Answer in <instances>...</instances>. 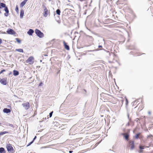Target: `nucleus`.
Instances as JSON below:
<instances>
[{
  "label": "nucleus",
  "mask_w": 153,
  "mask_h": 153,
  "mask_svg": "<svg viewBox=\"0 0 153 153\" xmlns=\"http://www.w3.org/2000/svg\"><path fill=\"white\" fill-rule=\"evenodd\" d=\"M126 104H127L128 103V101L127 100V99L126 100Z\"/></svg>",
  "instance_id": "37998d69"
},
{
  "label": "nucleus",
  "mask_w": 153,
  "mask_h": 153,
  "mask_svg": "<svg viewBox=\"0 0 153 153\" xmlns=\"http://www.w3.org/2000/svg\"><path fill=\"white\" fill-rule=\"evenodd\" d=\"M129 122L130 121H129ZM127 125H128V126H129V122L127 124Z\"/></svg>",
  "instance_id": "49530a36"
},
{
  "label": "nucleus",
  "mask_w": 153,
  "mask_h": 153,
  "mask_svg": "<svg viewBox=\"0 0 153 153\" xmlns=\"http://www.w3.org/2000/svg\"><path fill=\"white\" fill-rule=\"evenodd\" d=\"M43 85V83L42 82H40L39 84V86H42V85Z\"/></svg>",
  "instance_id": "473e14b6"
},
{
  "label": "nucleus",
  "mask_w": 153,
  "mask_h": 153,
  "mask_svg": "<svg viewBox=\"0 0 153 153\" xmlns=\"http://www.w3.org/2000/svg\"><path fill=\"white\" fill-rule=\"evenodd\" d=\"M153 153V151H152V152L151 153Z\"/></svg>",
  "instance_id": "09e8293b"
},
{
  "label": "nucleus",
  "mask_w": 153,
  "mask_h": 153,
  "mask_svg": "<svg viewBox=\"0 0 153 153\" xmlns=\"http://www.w3.org/2000/svg\"><path fill=\"white\" fill-rule=\"evenodd\" d=\"M47 147H46V146H43V147H41L40 149H44V148H46Z\"/></svg>",
  "instance_id": "e433bc0d"
},
{
  "label": "nucleus",
  "mask_w": 153,
  "mask_h": 153,
  "mask_svg": "<svg viewBox=\"0 0 153 153\" xmlns=\"http://www.w3.org/2000/svg\"><path fill=\"white\" fill-rule=\"evenodd\" d=\"M6 71L5 69H3L0 71V74L2 73L3 72L5 71Z\"/></svg>",
  "instance_id": "7c9ffc66"
},
{
  "label": "nucleus",
  "mask_w": 153,
  "mask_h": 153,
  "mask_svg": "<svg viewBox=\"0 0 153 153\" xmlns=\"http://www.w3.org/2000/svg\"><path fill=\"white\" fill-rule=\"evenodd\" d=\"M13 74L14 76H16L19 74V72L18 71L14 70L13 71Z\"/></svg>",
  "instance_id": "dca6fc26"
},
{
  "label": "nucleus",
  "mask_w": 153,
  "mask_h": 153,
  "mask_svg": "<svg viewBox=\"0 0 153 153\" xmlns=\"http://www.w3.org/2000/svg\"><path fill=\"white\" fill-rule=\"evenodd\" d=\"M0 82L2 84L5 85L7 84V82L6 79L4 78L2 79L0 78Z\"/></svg>",
  "instance_id": "0eeeda50"
},
{
  "label": "nucleus",
  "mask_w": 153,
  "mask_h": 153,
  "mask_svg": "<svg viewBox=\"0 0 153 153\" xmlns=\"http://www.w3.org/2000/svg\"><path fill=\"white\" fill-rule=\"evenodd\" d=\"M51 0H49V1H51Z\"/></svg>",
  "instance_id": "603ef678"
},
{
  "label": "nucleus",
  "mask_w": 153,
  "mask_h": 153,
  "mask_svg": "<svg viewBox=\"0 0 153 153\" xmlns=\"http://www.w3.org/2000/svg\"><path fill=\"white\" fill-rule=\"evenodd\" d=\"M56 13L57 15H59L61 13L60 10L59 9H57L56 11Z\"/></svg>",
  "instance_id": "aec40b11"
},
{
  "label": "nucleus",
  "mask_w": 153,
  "mask_h": 153,
  "mask_svg": "<svg viewBox=\"0 0 153 153\" xmlns=\"http://www.w3.org/2000/svg\"><path fill=\"white\" fill-rule=\"evenodd\" d=\"M122 135H123L125 139L127 140H128V138L129 137V135L128 133H123L122 134Z\"/></svg>",
  "instance_id": "1a4fd4ad"
},
{
  "label": "nucleus",
  "mask_w": 153,
  "mask_h": 153,
  "mask_svg": "<svg viewBox=\"0 0 153 153\" xmlns=\"http://www.w3.org/2000/svg\"><path fill=\"white\" fill-rule=\"evenodd\" d=\"M152 137V135L151 134L148 136V138H151Z\"/></svg>",
  "instance_id": "f704fd0d"
},
{
  "label": "nucleus",
  "mask_w": 153,
  "mask_h": 153,
  "mask_svg": "<svg viewBox=\"0 0 153 153\" xmlns=\"http://www.w3.org/2000/svg\"><path fill=\"white\" fill-rule=\"evenodd\" d=\"M1 123H0V125H1Z\"/></svg>",
  "instance_id": "6e6d98bb"
},
{
  "label": "nucleus",
  "mask_w": 153,
  "mask_h": 153,
  "mask_svg": "<svg viewBox=\"0 0 153 153\" xmlns=\"http://www.w3.org/2000/svg\"><path fill=\"white\" fill-rule=\"evenodd\" d=\"M16 41L19 43H21V41L19 38H16Z\"/></svg>",
  "instance_id": "b1692460"
},
{
  "label": "nucleus",
  "mask_w": 153,
  "mask_h": 153,
  "mask_svg": "<svg viewBox=\"0 0 153 153\" xmlns=\"http://www.w3.org/2000/svg\"><path fill=\"white\" fill-rule=\"evenodd\" d=\"M34 32L33 30L32 29H30L27 32V33L30 36H32L33 33H34Z\"/></svg>",
  "instance_id": "ddd939ff"
},
{
  "label": "nucleus",
  "mask_w": 153,
  "mask_h": 153,
  "mask_svg": "<svg viewBox=\"0 0 153 153\" xmlns=\"http://www.w3.org/2000/svg\"><path fill=\"white\" fill-rule=\"evenodd\" d=\"M35 32L36 35L39 38H42L44 36V34L38 29H36L35 30Z\"/></svg>",
  "instance_id": "f257e3e1"
},
{
  "label": "nucleus",
  "mask_w": 153,
  "mask_h": 153,
  "mask_svg": "<svg viewBox=\"0 0 153 153\" xmlns=\"http://www.w3.org/2000/svg\"><path fill=\"white\" fill-rule=\"evenodd\" d=\"M127 116H128V119L129 120V121H131V119L130 118V119L129 118V114L128 113L127 114Z\"/></svg>",
  "instance_id": "2f4dec72"
},
{
  "label": "nucleus",
  "mask_w": 153,
  "mask_h": 153,
  "mask_svg": "<svg viewBox=\"0 0 153 153\" xmlns=\"http://www.w3.org/2000/svg\"><path fill=\"white\" fill-rule=\"evenodd\" d=\"M34 60V58L32 56H30L27 60H26L27 63L31 62L32 60Z\"/></svg>",
  "instance_id": "9b49d317"
},
{
  "label": "nucleus",
  "mask_w": 153,
  "mask_h": 153,
  "mask_svg": "<svg viewBox=\"0 0 153 153\" xmlns=\"http://www.w3.org/2000/svg\"><path fill=\"white\" fill-rule=\"evenodd\" d=\"M15 11L17 13H19V9L18 5H16V7Z\"/></svg>",
  "instance_id": "5701e85b"
},
{
  "label": "nucleus",
  "mask_w": 153,
  "mask_h": 153,
  "mask_svg": "<svg viewBox=\"0 0 153 153\" xmlns=\"http://www.w3.org/2000/svg\"><path fill=\"white\" fill-rule=\"evenodd\" d=\"M24 11L22 9L21 10L20 13V17L21 18H22L23 17L24 14Z\"/></svg>",
  "instance_id": "2eb2a0df"
},
{
  "label": "nucleus",
  "mask_w": 153,
  "mask_h": 153,
  "mask_svg": "<svg viewBox=\"0 0 153 153\" xmlns=\"http://www.w3.org/2000/svg\"><path fill=\"white\" fill-rule=\"evenodd\" d=\"M129 144L130 146V149L131 150H133L134 146V142L133 140H131L129 141Z\"/></svg>",
  "instance_id": "423d86ee"
},
{
  "label": "nucleus",
  "mask_w": 153,
  "mask_h": 153,
  "mask_svg": "<svg viewBox=\"0 0 153 153\" xmlns=\"http://www.w3.org/2000/svg\"><path fill=\"white\" fill-rule=\"evenodd\" d=\"M8 126L10 127H12L14 128V125L12 124L9 123L8 124Z\"/></svg>",
  "instance_id": "bb28decb"
},
{
  "label": "nucleus",
  "mask_w": 153,
  "mask_h": 153,
  "mask_svg": "<svg viewBox=\"0 0 153 153\" xmlns=\"http://www.w3.org/2000/svg\"><path fill=\"white\" fill-rule=\"evenodd\" d=\"M42 61L41 60H40V62H41Z\"/></svg>",
  "instance_id": "5fc2aeb1"
},
{
  "label": "nucleus",
  "mask_w": 153,
  "mask_h": 153,
  "mask_svg": "<svg viewBox=\"0 0 153 153\" xmlns=\"http://www.w3.org/2000/svg\"><path fill=\"white\" fill-rule=\"evenodd\" d=\"M68 9H66L65 10H66Z\"/></svg>",
  "instance_id": "864d4df0"
},
{
  "label": "nucleus",
  "mask_w": 153,
  "mask_h": 153,
  "mask_svg": "<svg viewBox=\"0 0 153 153\" xmlns=\"http://www.w3.org/2000/svg\"><path fill=\"white\" fill-rule=\"evenodd\" d=\"M36 136H35V137H34V138H33V140L32 141H33V142L34 141V140L36 139Z\"/></svg>",
  "instance_id": "c9c22d12"
},
{
  "label": "nucleus",
  "mask_w": 153,
  "mask_h": 153,
  "mask_svg": "<svg viewBox=\"0 0 153 153\" xmlns=\"http://www.w3.org/2000/svg\"><path fill=\"white\" fill-rule=\"evenodd\" d=\"M2 43V41L1 39L0 38V44Z\"/></svg>",
  "instance_id": "a19ab883"
},
{
  "label": "nucleus",
  "mask_w": 153,
  "mask_h": 153,
  "mask_svg": "<svg viewBox=\"0 0 153 153\" xmlns=\"http://www.w3.org/2000/svg\"><path fill=\"white\" fill-rule=\"evenodd\" d=\"M73 151H69V153H72L73 152Z\"/></svg>",
  "instance_id": "79ce46f5"
},
{
  "label": "nucleus",
  "mask_w": 153,
  "mask_h": 153,
  "mask_svg": "<svg viewBox=\"0 0 153 153\" xmlns=\"http://www.w3.org/2000/svg\"><path fill=\"white\" fill-rule=\"evenodd\" d=\"M7 151L9 152L13 153V148L10 144H7L6 146Z\"/></svg>",
  "instance_id": "7ed1b4c3"
},
{
  "label": "nucleus",
  "mask_w": 153,
  "mask_h": 153,
  "mask_svg": "<svg viewBox=\"0 0 153 153\" xmlns=\"http://www.w3.org/2000/svg\"><path fill=\"white\" fill-rule=\"evenodd\" d=\"M42 6L43 7V8L44 9H45V8H47L45 6V4H42Z\"/></svg>",
  "instance_id": "72a5a7b5"
},
{
  "label": "nucleus",
  "mask_w": 153,
  "mask_h": 153,
  "mask_svg": "<svg viewBox=\"0 0 153 153\" xmlns=\"http://www.w3.org/2000/svg\"><path fill=\"white\" fill-rule=\"evenodd\" d=\"M3 111L4 113L7 114L11 112V110L8 108H4L3 110Z\"/></svg>",
  "instance_id": "f8f14e48"
},
{
  "label": "nucleus",
  "mask_w": 153,
  "mask_h": 153,
  "mask_svg": "<svg viewBox=\"0 0 153 153\" xmlns=\"http://www.w3.org/2000/svg\"><path fill=\"white\" fill-rule=\"evenodd\" d=\"M7 33V34L11 35H15L16 34L15 31L13 30L10 28L8 29Z\"/></svg>",
  "instance_id": "39448f33"
},
{
  "label": "nucleus",
  "mask_w": 153,
  "mask_h": 153,
  "mask_svg": "<svg viewBox=\"0 0 153 153\" xmlns=\"http://www.w3.org/2000/svg\"><path fill=\"white\" fill-rule=\"evenodd\" d=\"M100 95L101 97L102 96H105V97H106V96L107 95H109V94L105 93H102Z\"/></svg>",
  "instance_id": "412c9836"
},
{
  "label": "nucleus",
  "mask_w": 153,
  "mask_h": 153,
  "mask_svg": "<svg viewBox=\"0 0 153 153\" xmlns=\"http://www.w3.org/2000/svg\"><path fill=\"white\" fill-rule=\"evenodd\" d=\"M0 153H5V151L4 148H0Z\"/></svg>",
  "instance_id": "f3484780"
},
{
  "label": "nucleus",
  "mask_w": 153,
  "mask_h": 153,
  "mask_svg": "<svg viewBox=\"0 0 153 153\" xmlns=\"http://www.w3.org/2000/svg\"><path fill=\"white\" fill-rule=\"evenodd\" d=\"M81 71V69H79V71Z\"/></svg>",
  "instance_id": "8fccbe9b"
},
{
  "label": "nucleus",
  "mask_w": 153,
  "mask_h": 153,
  "mask_svg": "<svg viewBox=\"0 0 153 153\" xmlns=\"http://www.w3.org/2000/svg\"><path fill=\"white\" fill-rule=\"evenodd\" d=\"M27 0H24L23 1H22L21 3L20 4V7H23L24 6V5L26 3Z\"/></svg>",
  "instance_id": "4468645a"
},
{
  "label": "nucleus",
  "mask_w": 153,
  "mask_h": 153,
  "mask_svg": "<svg viewBox=\"0 0 153 153\" xmlns=\"http://www.w3.org/2000/svg\"><path fill=\"white\" fill-rule=\"evenodd\" d=\"M9 12H6V13H4V16L6 17L8 16L9 15Z\"/></svg>",
  "instance_id": "a878e982"
},
{
  "label": "nucleus",
  "mask_w": 153,
  "mask_h": 153,
  "mask_svg": "<svg viewBox=\"0 0 153 153\" xmlns=\"http://www.w3.org/2000/svg\"><path fill=\"white\" fill-rule=\"evenodd\" d=\"M43 16L45 17H46L48 14V11L47 8L44 9Z\"/></svg>",
  "instance_id": "6e6552de"
},
{
  "label": "nucleus",
  "mask_w": 153,
  "mask_h": 153,
  "mask_svg": "<svg viewBox=\"0 0 153 153\" xmlns=\"http://www.w3.org/2000/svg\"><path fill=\"white\" fill-rule=\"evenodd\" d=\"M22 105L26 110H27L30 107V104L28 102L22 103Z\"/></svg>",
  "instance_id": "20e7f679"
},
{
  "label": "nucleus",
  "mask_w": 153,
  "mask_h": 153,
  "mask_svg": "<svg viewBox=\"0 0 153 153\" xmlns=\"http://www.w3.org/2000/svg\"><path fill=\"white\" fill-rule=\"evenodd\" d=\"M1 13V11H0V14Z\"/></svg>",
  "instance_id": "3c124183"
},
{
  "label": "nucleus",
  "mask_w": 153,
  "mask_h": 153,
  "mask_svg": "<svg viewBox=\"0 0 153 153\" xmlns=\"http://www.w3.org/2000/svg\"><path fill=\"white\" fill-rule=\"evenodd\" d=\"M143 152V151L142 150V149H140V151H139V152H140V153H141V152Z\"/></svg>",
  "instance_id": "58836bf2"
},
{
  "label": "nucleus",
  "mask_w": 153,
  "mask_h": 153,
  "mask_svg": "<svg viewBox=\"0 0 153 153\" xmlns=\"http://www.w3.org/2000/svg\"><path fill=\"white\" fill-rule=\"evenodd\" d=\"M102 49H97L96 50H90V51H88L90 52H92L95 51H99V50H102Z\"/></svg>",
  "instance_id": "393cba45"
},
{
  "label": "nucleus",
  "mask_w": 153,
  "mask_h": 153,
  "mask_svg": "<svg viewBox=\"0 0 153 153\" xmlns=\"http://www.w3.org/2000/svg\"><path fill=\"white\" fill-rule=\"evenodd\" d=\"M6 133H9V132L8 131H4L0 132V136L4 134H6Z\"/></svg>",
  "instance_id": "6ab92c4d"
},
{
  "label": "nucleus",
  "mask_w": 153,
  "mask_h": 153,
  "mask_svg": "<svg viewBox=\"0 0 153 153\" xmlns=\"http://www.w3.org/2000/svg\"><path fill=\"white\" fill-rule=\"evenodd\" d=\"M16 51L19 52L23 53L24 52L23 50L21 48L16 49Z\"/></svg>",
  "instance_id": "a211bd4d"
},
{
  "label": "nucleus",
  "mask_w": 153,
  "mask_h": 153,
  "mask_svg": "<svg viewBox=\"0 0 153 153\" xmlns=\"http://www.w3.org/2000/svg\"><path fill=\"white\" fill-rule=\"evenodd\" d=\"M2 8H4V10L5 12H9L8 8L6 6L5 4L3 3H0V9Z\"/></svg>",
  "instance_id": "f03ea898"
},
{
  "label": "nucleus",
  "mask_w": 153,
  "mask_h": 153,
  "mask_svg": "<svg viewBox=\"0 0 153 153\" xmlns=\"http://www.w3.org/2000/svg\"><path fill=\"white\" fill-rule=\"evenodd\" d=\"M98 48H102V45H99L98 46Z\"/></svg>",
  "instance_id": "ea45409f"
},
{
  "label": "nucleus",
  "mask_w": 153,
  "mask_h": 153,
  "mask_svg": "<svg viewBox=\"0 0 153 153\" xmlns=\"http://www.w3.org/2000/svg\"><path fill=\"white\" fill-rule=\"evenodd\" d=\"M4 33V34H6V33L5 32H4V33Z\"/></svg>",
  "instance_id": "de8ad7c7"
},
{
  "label": "nucleus",
  "mask_w": 153,
  "mask_h": 153,
  "mask_svg": "<svg viewBox=\"0 0 153 153\" xmlns=\"http://www.w3.org/2000/svg\"><path fill=\"white\" fill-rule=\"evenodd\" d=\"M88 36L89 38L93 39V37L92 36Z\"/></svg>",
  "instance_id": "4c0bfd02"
},
{
  "label": "nucleus",
  "mask_w": 153,
  "mask_h": 153,
  "mask_svg": "<svg viewBox=\"0 0 153 153\" xmlns=\"http://www.w3.org/2000/svg\"><path fill=\"white\" fill-rule=\"evenodd\" d=\"M140 133H138L137 134H136V136L135 137V138L136 139H138L139 137H140Z\"/></svg>",
  "instance_id": "4be33fe9"
},
{
  "label": "nucleus",
  "mask_w": 153,
  "mask_h": 153,
  "mask_svg": "<svg viewBox=\"0 0 153 153\" xmlns=\"http://www.w3.org/2000/svg\"><path fill=\"white\" fill-rule=\"evenodd\" d=\"M11 74H12V73L11 72H10V73H9V75H10Z\"/></svg>",
  "instance_id": "a18cd8bd"
},
{
  "label": "nucleus",
  "mask_w": 153,
  "mask_h": 153,
  "mask_svg": "<svg viewBox=\"0 0 153 153\" xmlns=\"http://www.w3.org/2000/svg\"><path fill=\"white\" fill-rule=\"evenodd\" d=\"M139 149H140L143 150V149H144V146H139Z\"/></svg>",
  "instance_id": "c85d7f7f"
},
{
  "label": "nucleus",
  "mask_w": 153,
  "mask_h": 153,
  "mask_svg": "<svg viewBox=\"0 0 153 153\" xmlns=\"http://www.w3.org/2000/svg\"><path fill=\"white\" fill-rule=\"evenodd\" d=\"M63 43L65 48L67 50H70L69 46L67 44V43L65 41H63Z\"/></svg>",
  "instance_id": "9d476101"
},
{
  "label": "nucleus",
  "mask_w": 153,
  "mask_h": 153,
  "mask_svg": "<svg viewBox=\"0 0 153 153\" xmlns=\"http://www.w3.org/2000/svg\"><path fill=\"white\" fill-rule=\"evenodd\" d=\"M33 141H32L30 143H29L27 145V146H30V145L32 143H33Z\"/></svg>",
  "instance_id": "cd10ccee"
},
{
  "label": "nucleus",
  "mask_w": 153,
  "mask_h": 153,
  "mask_svg": "<svg viewBox=\"0 0 153 153\" xmlns=\"http://www.w3.org/2000/svg\"><path fill=\"white\" fill-rule=\"evenodd\" d=\"M148 114H149V115L151 114V112L149 111L148 112Z\"/></svg>",
  "instance_id": "c03bdc74"
},
{
  "label": "nucleus",
  "mask_w": 153,
  "mask_h": 153,
  "mask_svg": "<svg viewBox=\"0 0 153 153\" xmlns=\"http://www.w3.org/2000/svg\"><path fill=\"white\" fill-rule=\"evenodd\" d=\"M53 111H51V112L50 114H49V116H50V117H52V114L53 113Z\"/></svg>",
  "instance_id": "c756f323"
}]
</instances>
